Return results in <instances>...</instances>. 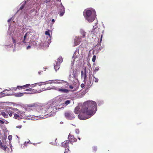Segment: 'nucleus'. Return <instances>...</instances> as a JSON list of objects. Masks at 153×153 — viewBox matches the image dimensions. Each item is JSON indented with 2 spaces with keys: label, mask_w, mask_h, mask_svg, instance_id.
<instances>
[{
  "label": "nucleus",
  "mask_w": 153,
  "mask_h": 153,
  "mask_svg": "<svg viewBox=\"0 0 153 153\" xmlns=\"http://www.w3.org/2000/svg\"><path fill=\"white\" fill-rule=\"evenodd\" d=\"M7 113L8 114L9 116L10 117H12L13 114H14V113L12 111L9 110H7Z\"/></svg>",
  "instance_id": "29"
},
{
  "label": "nucleus",
  "mask_w": 153,
  "mask_h": 153,
  "mask_svg": "<svg viewBox=\"0 0 153 153\" xmlns=\"http://www.w3.org/2000/svg\"><path fill=\"white\" fill-rule=\"evenodd\" d=\"M22 125H19V126H17L16 127V128H21L22 127Z\"/></svg>",
  "instance_id": "45"
},
{
  "label": "nucleus",
  "mask_w": 153,
  "mask_h": 153,
  "mask_svg": "<svg viewBox=\"0 0 153 153\" xmlns=\"http://www.w3.org/2000/svg\"><path fill=\"white\" fill-rule=\"evenodd\" d=\"M28 141L27 142H25V145L26 146L27 143H28Z\"/></svg>",
  "instance_id": "52"
},
{
  "label": "nucleus",
  "mask_w": 153,
  "mask_h": 153,
  "mask_svg": "<svg viewBox=\"0 0 153 153\" xmlns=\"http://www.w3.org/2000/svg\"><path fill=\"white\" fill-rule=\"evenodd\" d=\"M31 85L30 84H27L25 85H23V87L24 88H28L30 87V86Z\"/></svg>",
  "instance_id": "34"
},
{
  "label": "nucleus",
  "mask_w": 153,
  "mask_h": 153,
  "mask_svg": "<svg viewBox=\"0 0 153 153\" xmlns=\"http://www.w3.org/2000/svg\"><path fill=\"white\" fill-rule=\"evenodd\" d=\"M35 144H36L35 143H34L33 144H34V145H35Z\"/></svg>",
  "instance_id": "60"
},
{
  "label": "nucleus",
  "mask_w": 153,
  "mask_h": 153,
  "mask_svg": "<svg viewBox=\"0 0 153 153\" xmlns=\"http://www.w3.org/2000/svg\"><path fill=\"white\" fill-rule=\"evenodd\" d=\"M32 43L34 45H36V42L34 41H33Z\"/></svg>",
  "instance_id": "49"
},
{
  "label": "nucleus",
  "mask_w": 153,
  "mask_h": 153,
  "mask_svg": "<svg viewBox=\"0 0 153 153\" xmlns=\"http://www.w3.org/2000/svg\"><path fill=\"white\" fill-rule=\"evenodd\" d=\"M59 81V80L55 79L53 80H49L45 82H43L44 84H51V83H59V82H57V81Z\"/></svg>",
  "instance_id": "15"
},
{
  "label": "nucleus",
  "mask_w": 153,
  "mask_h": 153,
  "mask_svg": "<svg viewBox=\"0 0 153 153\" xmlns=\"http://www.w3.org/2000/svg\"><path fill=\"white\" fill-rule=\"evenodd\" d=\"M33 8V5L31 4H30L28 5V6H27V7H25V13L26 12V11H27V10H29V9Z\"/></svg>",
  "instance_id": "26"
},
{
  "label": "nucleus",
  "mask_w": 153,
  "mask_h": 153,
  "mask_svg": "<svg viewBox=\"0 0 153 153\" xmlns=\"http://www.w3.org/2000/svg\"><path fill=\"white\" fill-rule=\"evenodd\" d=\"M51 0H44V2L43 4H45V3H49Z\"/></svg>",
  "instance_id": "35"
},
{
  "label": "nucleus",
  "mask_w": 153,
  "mask_h": 153,
  "mask_svg": "<svg viewBox=\"0 0 153 153\" xmlns=\"http://www.w3.org/2000/svg\"><path fill=\"white\" fill-rule=\"evenodd\" d=\"M50 30H48L45 32V34L46 35L44 39V43L46 46H48L51 42V36L50 33Z\"/></svg>",
  "instance_id": "7"
},
{
  "label": "nucleus",
  "mask_w": 153,
  "mask_h": 153,
  "mask_svg": "<svg viewBox=\"0 0 153 153\" xmlns=\"http://www.w3.org/2000/svg\"><path fill=\"white\" fill-rule=\"evenodd\" d=\"M13 89L16 91V88H12L10 89L4 90L0 93V98L7 96L13 95L14 93L12 90Z\"/></svg>",
  "instance_id": "6"
},
{
  "label": "nucleus",
  "mask_w": 153,
  "mask_h": 153,
  "mask_svg": "<svg viewBox=\"0 0 153 153\" xmlns=\"http://www.w3.org/2000/svg\"><path fill=\"white\" fill-rule=\"evenodd\" d=\"M60 123H62V122H60Z\"/></svg>",
  "instance_id": "63"
},
{
  "label": "nucleus",
  "mask_w": 153,
  "mask_h": 153,
  "mask_svg": "<svg viewBox=\"0 0 153 153\" xmlns=\"http://www.w3.org/2000/svg\"><path fill=\"white\" fill-rule=\"evenodd\" d=\"M96 58V56L95 55H94L93 56L92 60L93 62H94L95 61Z\"/></svg>",
  "instance_id": "37"
},
{
  "label": "nucleus",
  "mask_w": 153,
  "mask_h": 153,
  "mask_svg": "<svg viewBox=\"0 0 153 153\" xmlns=\"http://www.w3.org/2000/svg\"><path fill=\"white\" fill-rule=\"evenodd\" d=\"M16 88V89L18 88L19 89H25V88H24L23 87V86H17V88Z\"/></svg>",
  "instance_id": "36"
},
{
  "label": "nucleus",
  "mask_w": 153,
  "mask_h": 153,
  "mask_svg": "<svg viewBox=\"0 0 153 153\" xmlns=\"http://www.w3.org/2000/svg\"><path fill=\"white\" fill-rule=\"evenodd\" d=\"M78 138L79 140H80V137H78Z\"/></svg>",
  "instance_id": "57"
},
{
  "label": "nucleus",
  "mask_w": 153,
  "mask_h": 153,
  "mask_svg": "<svg viewBox=\"0 0 153 153\" xmlns=\"http://www.w3.org/2000/svg\"><path fill=\"white\" fill-rule=\"evenodd\" d=\"M79 49L77 48L73 55L72 58V62L71 63V66H72L74 65V62L75 60H78L79 59L78 58L79 56Z\"/></svg>",
  "instance_id": "10"
},
{
  "label": "nucleus",
  "mask_w": 153,
  "mask_h": 153,
  "mask_svg": "<svg viewBox=\"0 0 153 153\" xmlns=\"http://www.w3.org/2000/svg\"><path fill=\"white\" fill-rule=\"evenodd\" d=\"M93 77L94 82L96 83L98 82L99 81V79L97 78H96L94 75H93Z\"/></svg>",
  "instance_id": "33"
},
{
  "label": "nucleus",
  "mask_w": 153,
  "mask_h": 153,
  "mask_svg": "<svg viewBox=\"0 0 153 153\" xmlns=\"http://www.w3.org/2000/svg\"><path fill=\"white\" fill-rule=\"evenodd\" d=\"M56 87L55 86H51V87L49 86V87H47V88H46L45 89H44L42 91H43L48 90H51V89H53V90H56Z\"/></svg>",
  "instance_id": "25"
},
{
  "label": "nucleus",
  "mask_w": 153,
  "mask_h": 153,
  "mask_svg": "<svg viewBox=\"0 0 153 153\" xmlns=\"http://www.w3.org/2000/svg\"><path fill=\"white\" fill-rule=\"evenodd\" d=\"M97 23H96L95 24V25L93 26V30H90L89 31L91 33V34H94V30L95 29L97 28L98 26L97 25Z\"/></svg>",
  "instance_id": "23"
},
{
  "label": "nucleus",
  "mask_w": 153,
  "mask_h": 153,
  "mask_svg": "<svg viewBox=\"0 0 153 153\" xmlns=\"http://www.w3.org/2000/svg\"><path fill=\"white\" fill-rule=\"evenodd\" d=\"M65 118L68 120H73L75 118V116L73 112L70 111H67L64 113Z\"/></svg>",
  "instance_id": "11"
},
{
  "label": "nucleus",
  "mask_w": 153,
  "mask_h": 153,
  "mask_svg": "<svg viewBox=\"0 0 153 153\" xmlns=\"http://www.w3.org/2000/svg\"><path fill=\"white\" fill-rule=\"evenodd\" d=\"M57 6L58 11L59 12V15L60 16H63L65 13V8L61 2Z\"/></svg>",
  "instance_id": "9"
},
{
  "label": "nucleus",
  "mask_w": 153,
  "mask_h": 153,
  "mask_svg": "<svg viewBox=\"0 0 153 153\" xmlns=\"http://www.w3.org/2000/svg\"><path fill=\"white\" fill-rule=\"evenodd\" d=\"M46 69H47L46 67H44V71H46Z\"/></svg>",
  "instance_id": "54"
},
{
  "label": "nucleus",
  "mask_w": 153,
  "mask_h": 153,
  "mask_svg": "<svg viewBox=\"0 0 153 153\" xmlns=\"http://www.w3.org/2000/svg\"><path fill=\"white\" fill-rule=\"evenodd\" d=\"M51 144L52 145H53V142H52L51 143Z\"/></svg>",
  "instance_id": "59"
},
{
  "label": "nucleus",
  "mask_w": 153,
  "mask_h": 153,
  "mask_svg": "<svg viewBox=\"0 0 153 153\" xmlns=\"http://www.w3.org/2000/svg\"><path fill=\"white\" fill-rule=\"evenodd\" d=\"M11 18H10L8 20H7V22H9L11 20Z\"/></svg>",
  "instance_id": "51"
},
{
  "label": "nucleus",
  "mask_w": 153,
  "mask_h": 153,
  "mask_svg": "<svg viewBox=\"0 0 153 153\" xmlns=\"http://www.w3.org/2000/svg\"><path fill=\"white\" fill-rule=\"evenodd\" d=\"M1 114L5 118L8 117V116L7 112L6 113L4 112H2L1 113Z\"/></svg>",
  "instance_id": "30"
},
{
  "label": "nucleus",
  "mask_w": 153,
  "mask_h": 153,
  "mask_svg": "<svg viewBox=\"0 0 153 153\" xmlns=\"http://www.w3.org/2000/svg\"><path fill=\"white\" fill-rule=\"evenodd\" d=\"M7 34L11 36L12 42L14 45V50H15L16 49V46L19 45L23 46H26L27 45V41L29 39H34L36 33L33 30H30L26 33L23 36V33L21 32L19 30H15L13 31V30H10V25H9Z\"/></svg>",
  "instance_id": "2"
},
{
  "label": "nucleus",
  "mask_w": 153,
  "mask_h": 153,
  "mask_svg": "<svg viewBox=\"0 0 153 153\" xmlns=\"http://www.w3.org/2000/svg\"><path fill=\"white\" fill-rule=\"evenodd\" d=\"M104 32V30H103L102 31V33H103Z\"/></svg>",
  "instance_id": "58"
},
{
  "label": "nucleus",
  "mask_w": 153,
  "mask_h": 153,
  "mask_svg": "<svg viewBox=\"0 0 153 153\" xmlns=\"http://www.w3.org/2000/svg\"><path fill=\"white\" fill-rule=\"evenodd\" d=\"M0 123L1 124H4V121L0 120Z\"/></svg>",
  "instance_id": "48"
},
{
  "label": "nucleus",
  "mask_w": 153,
  "mask_h": 153,
  "mask_svg": "<svg viewBox=\"0 0 153 153\" xmlns=\"http://www.w3.org/2000/svg\"><path fill=\"white\" fill-rule=\"evenodd\" d=\"M100 67L99 66H97V67H96L94 70V71L96 72L97 71H98Z\"/></svg>",
  "instance_id": "38"
},
{
  "label": "nucleus",
  "mask_w": 153,
  "mask_h": 153,
  "mask_svg": "<svg viewBox=\"0 0 153 153\" xmlns=\"http://www.w3.org/2000/svg\"><path fill=\"white\" fill-rule=\"evenodd\" d=\"M79 88V85L78 84L76 85L73 84L69 86V88L71 89V91H76Z\"/></svg>",
  "instance_id": "14"
},
{
  "label": "nucleus",
  "mask_w": 153,
  "mask_h": 153,
  "mask_svg": "<svg viewBox=\"0 0 153 153\" xmlns=\"http://www.w3.org/2000/svg\"><path fill=\"white\" fill-rule=\"evenodd\" d=\"M68 139L70 142H73L77 141L76 139L74 138V136L69 134L68 137Z\"/></svg>",
  "instance_id": "19"
},
{
  "label": "nucleus",
  "mask_w": 153,
  "mask_h": 153,
  "mask_svg": "<svg viewBox=\"0 0 153 153\" xmlns=\"http://www.w3.org/2000/svg\"><path fill=\"white\" fill-rule=\"evenodd\" d=\"M56 90L62 93H67L68 92V90L66 89L63 88H59L57 87H56Z\"/></svg>",
  "instance_id": "17"
},
{
  "label": "nucleus",
  "mask_w": 153,
  "mask_h": 153,
  "mask_svg": "<svg viewBox=\"0 0 153 153\" xmlns=\"http://www.w3.org/2000/svg\"><path fill=\"white\" fill-rule=\"evenodd\" d=\"M86 70L87 73H88L89 74L88 76V80L91 81L92 77V72L91 71L90 69H88Z\"/></svg>",
  "instance_id": "20"
},
{
  "label": "nucleus",
  "mask_w": 153,
  "mask_h": 153,
  "mask_svg": "<svg viewBox=\"0 0 153 153\" xmlns=\"http://www.w3.org/2000/svg\"><path fill=\"white\" fill-rule=\"evenodd\" d=\"M79 32L80 34L82 36H80L81 38L85 37L86 33L83 29H81L80 30Z\"/></svg>",
  "instance_id": "18"
},
{
  "label": "nucleus",
  "mask_w": 153,
  "mask_h": 153,
  "mask_svg": "<svg viewBox=\"0 0 153 153\" xmlns=\"http://www.w3.org/2000/svg\"><path fill=\"white\" fill-rule=\"evenodd\" d=\"M32 89L30 88L27 89H26L25 90V91H29L30 92H31L32 91Z\"/></svg>",
  "instance_id": "42"
},
{
  "label": "nucleus",
  "mask_w": 153,
  "mask_h": 153,
  "mask_svg": "<svg viewBox=\"0 0 153 153\" xmlns=\"http://www.w3.org/2000/svg\"><path fill=\"white\" fill-rule=\"evenodd\" d=\"M31 48V46L30 45H28L26 49L27 50Z\"/></svg>",
  "instance_id": "46"
},
{
  "label": "nucleus",
  "mask_w": 153,
  "mask_h": 153,
  "mask_svg": "<svg viewBox=\"0 0 153 153\" xmlns=\"http://www.w3.org/2000/svg\"><path fill=\"white\" fill-rule=\"evenodd\" d=\"M12 136L11 135H9L8 136V139L10 140H11L12 139Z\"/></svg>",
  "instance_id": "41"
},
{
  "label": "nucleus",
  "mask_w": 153,
  "mask_h": 153,
  "mask_svg": "<svg viewBox=\"0 0 153 153\" xmlns=\"http://www.w3.org/2000/svg\"><path fill=\"white\" fill-rule=\"evenodd\" d=\"M60 67V64L58 62H56L54 64V68L56 71H57L59 70Z\"/></svg>",
  "instance_id": "21"
},
{
  "label": "nucleus",
  "mask_w": 153,
  "mask_h": 153,
  "mask_svg": "<svg viewBox=\"0 0 153 153\" xmlns=\"http://www.w3.org/2000/svg\"><path fill=\"white\" fill-rule=\"evenodd\" d=\"M57 62L56 61V62H58V63H59L60 64V63L62 62L63 61V59L62 57H59L58 59H57Z\"/></svg>",
  "instance_id": "31"
},
{
  "label": "nucleus",
  "mask_w": 153,
  "mask_h": 153,
  "mask_svg": "<svg viewBox=\"0 0 153 153\" xmlns=\"http://www.w3.org/2000/svg\"><path fill=\"white\" fill-rule=\"evenodd\" d=\"M81 40V36H76L74 39V46H76L79 44Z\"/></svg>",
  "instance_id": "13"
},
{
  "label": "nucleus",
  "mask_w": 153,
  "mask_h": 153,
  "mask_svg": "<svg viewBox=\"0 0 153 153\" xmlns=\"http://www.w3.org/2000/svg\"><path fill=\"white\" fill-rule=\"evenodd\" d=\"M14 118H15V119L20 120L22 118V117H21V116L15 113H14Z\"/></svg>",
  "instance_id": "27"
},
{
  "label": "nucleus",
  "mask_w": 153,
  "mask_h": 153,
  "mask_svg": "<svg viewBox=\"0 0 153 153\" xmlns=\"http://www.w3.org/2000/svg\"><path fill=\"white\" fill-rule=\"evenodd\" d=\"M26 3V1L22 2L20 5V7L19 10H22L24 8V6Z\"/></svg>",
  "instance_id": "28"
},
{
  "label": "nucleus",
  "mask_w": 153,
  "mask_h": 153,
  "mask_svg": "<svg viewBox=\"0 0 153 153\" xmlns=\"http://www.w3.org/2000/svg\"><path fill=\"white\" fill-rule=\"evenodd\" d=\"M85 19L89 22H92L95 19L96 14L95 10L92 8H87L83 12Z\"/></svg>",
  "instance_id": "4"
},
{
  "label": "nucleus",
  "mask_w": 153,
  "mask_h": 153,
  "mask_svg": "<svg viewBox=\"0 0 153 153\" xmlns=\"http://www.w3.org/2000/svg\"><path fill=\"white\" fill-rule=\"evenodd\" d=\"M29 93L27 92L23 93H17L13 94V96L16 97H20L23 96L24 94H28Z\"/></svg>",
  "instance_id": "16"
},
{
  "label": "nucleus",
  "mask_w": 153,
  "mask_h": 153,
  "mask_svg": "<svg viewBox=\"0 0 153 153\" xmlns=\"http://www.w3.org/2000/svg\"><path fill=\"white\" fill-rule=\"evenodd\" d=\"M70 103L71 100H66L64 103H61V105H62V106L65 107Z\"/></svg>",
  "instance_id": "24"
},
{
  "label": "nucleus",
  "mask_w": 153,
  "mask_h": 153,
  "mask_svg": "<svg viewBox=\"0 0 153 153\" xmlns=\"http://www.w3.org/2000/svg\"><path fill=\"white\" fill-rule=\"evenodd\" d=\"M102 36H103V34L101 35V38H100V43H101L102 41Z\"/></svg>",
  "instance_id": "50"
},
{
  "label": "nucleus",
  "mask_w": 153,
  "mask_h": 153,
  "mask_svg": "<svg viewBox=\"0 0 153 153\" xmlns=\"http://www.w3.org/2000/svg\"><path fill=\"white\" fill-rule=\"evenodd\" d=\"M97 149V148L96 146H94L93 147V150L94 152H96Z\"/></svg>",
  "instance_id": "40"
},
{
  "label": "nucleus",
  "mask_w": 153,
  "mask_h": 153,
  "mask_svg": "<svg viewBox=\"0 0 153 153\" xmlns=\"http://www.w3.org/2000/svg\"><path fill=\"white\" fill-rule=\"evenodd\" d=\"M4 123H5L6 124H7L8 123H9V122H8V121H7V120H4Z\"/></svg>",
  "instance_id": "44"
},
{
  "label": "nucleus",
  "mask_w": 153,
  "mask_h": 153,
  "mask_svg": "<svg viewBox=\"0 0 153 153\" xmlns=\"http://www.w3.org/2000/svg\"><path fill=\"white\" fill-rule=\"evenodd\" d=\"M77 79V70L76 69H73L71 67V73L69 76V79L71 81H74Z\"/></svg>",
  "instance_id": "8"
},
{
  "label": "nucleus",
  "mask_w": 153,
  "mask_h": 153,
  "mask_svg": "<svg viewBox=\"0 0 153 153\" xmlns=\"http://www.w3.org/2000/svg\"><path fill=\"white\" fill-rule=\"evenodd\" d=\"M69 143V140H66L62 143V146L65 148L64 153H69L70 152H69V146H68Z\"/></svg>",
  "instance_id": "12"
},
{
  "label": "nucleus",
  "mask_w": 153,
  "mask_h": 153,
  "mask_svg": "<svg viewBox=\"0 0 153 153\" xmlns=\"http://www.w3.org/2000/svg\"><path fill=\"white\" fill-rule=\"evenodd\" d=\"M43 82H39V83H35V84H32V85H33V86H32V87H35L36 86V85L39 86H41L42 85V83H43V84H44V83Z\"/></svg>",
  "instance_id": "32"
},
{
  "label": "nucleus",
  "mask_w": 153,
  "mask_h": 153,
  "mask_svg": "<svg viewBox=\"0 0 153 153\" xmlns=\"http://www.w3.org/2000/svg\"><path fill=\"white\" fill-rule=\"evenodd\" d=\"M60 123H62V122H60Z\"/></svg>",
  "instance_id": "62"
},
{
  "label": "nucleus",
  "mask_w": 153,
  "mask_h": 153,
  "mask_svg": "<svg viewBox=\"0 0 153 153\" xmlns=\"http://www.w3.org/2000/svg\"><path fill=\"white\" fill-rule=\"evenodd\" d=\"M60 123H62V122H60Z\"/></svg>",
  "instance_id": "61"
},
{
  "label": "nucleus",
  "mask_w": 153,
  "mask_h": 153,
  "mask_svg": "<svg viewBox=\"0 0 153 153\" xmlns=\"http://www.w3.org/2000/svg\"><path fill=\"white\" fill-rule=\"evenodd\" d=\"M75 133L77 134H79V130L78 129H76L75 130Z\"/></svg>",
  "instance_id": "39"
},
{
  "label": "nucleus",
  "mask_w": 153,
  "mask_h": 153,
  "mask_svg": "<svg viewBox=\"0 0 153 153\" xmlns=\"http://www.w3.org/2000/svg\"><path fill=\"white\" fill-rule=\"evenodd\" d=\"M18 111V109H15L14 110H13V111Z\"/></svg>",
  "instance_id": "53"
},
{
  "label": "nucleus",
  "mask_w": 153,
  "mask_h": 153,
  "mask_svg": "<svg viewBox=\"0 0 153 153\" xmlns=\"http://www.w3.org/2000/svg\"><path fill=\"white\" fill-rule=\"evenodd\" d=\"M81 77L82 79H83V82H84L85 84V86H86L87 88H89L93 84V82L91 81L87 80V72L86 68H85L84 69V72L83 71H81Z\"/></svg>",
  "instance_id": "5"
},
{
  "label": "nucleus",
  "mask_w": 153,
  "mask_h": 153,
  "mask_svg": "<svg viewBox=\"0 0 153 153\" xmlns=\"http://www.w3.org/2000/svg\"><path fill=\"white\" fill-rule=\"evenodd\" d=\"M42 91L39 90L37 91L36 90L32 89V91L31 92H28L29 93L28 94H36V93H39L41 92H42Z\"/></svg>",
  "instance_id": "22"
},
{
  "label": "nucleus",
  "mask_w": 153,
  "mask_h": 153,
  "mask_svg": "<svg viewBox=\"0 0 153 153\" xmlns=\"http://www.w3.org/2000/svg\"><path fill=\"white\" fill-rule=\"evenodd\" d=\"M85 86V84L84 83H82L81 85V88H83Z\"/></svg>",
  "instance_id": "47"
},
{
  "label": "nucleus",
  "mask_w": 153,
  "mask_h": 153,
  "mask_svg": "<svg viewBox=\"0 0 153 153\" xmlns=\"http://www.w3.org/2000/svg\"><path fill=\"white\" fill-rule=\"evenodd\" d=\"M55 21V20L54 19H52V20H51V24L52 25L54 23Z\"/></svg>",
  "instance_id": "43"
},
{
  "label": "nucleus",
  "mask_w": 153,
  "mask_h": 153,
  "mask_svg": "<svg viewBox=\"0 0 153 153\" xmlns=\"http://www.w3.org/2000/svg\"><path fill=\"white\" fill-rule=\"evenodd\" d=\"M63 96H58L56 98V101L49 102L47 104L41 106L35 105L30 104L28 105V107L32 109L36 108L39 113V116L33 115L30 118L32 120H36L38 119L46 118L48 117L54 116L56 114L58 110L61 109L62 107H59L57 103L63 101L64 100Z\"/></svg>",
  "instance_id": "1"
},
{
  "label": "nucleus",
  "mask_w": 153,
  "mask_h": 153,
  "mask_svg": "<svg viewBox=\"0 0 153 153\" xmlns=\"http://www.w3.org/2000/svg\"><path fill=\"white\" fill-rule=\"evenodd\" d=\"M31 12H33L34 11V10L32 9L31 10Z\"/></svg>",
  "instance_id": "56"
},
{
  "label": "nucleus",
  "mask_w": 153,
  "mask_h": 153,
  "mask_svg": "<svg viewBox=\"0 0 153 153\" xmlns=\"http://www.w3.org/2000/svg\"><path fill=\"white\" fill-rule=\"evenodd\" d=\"M97 110V105L92 100H88L83 102L82 106H78L75 108L76 114L79 113L78 117L81 120H85L94 115Z\"/></svg>",
  "instance_id": "3"
},
{
  "label": "nucleus",
  "mask_w": 153,
  "mask_h": 153,
  "mask_svg": "<svg viewBox=\"0 0 153 153\" xmlns=\"http://www.w3.org/2000/svg\"><path fill=\"white\" fill-rule=\"evenodd\" d=\"M41 71H39L38 72V73L39 74H41Z\"/></svg>",
  "instance_id": "55"
}]
</instances>
